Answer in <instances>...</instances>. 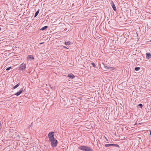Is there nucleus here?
<instances>
[{
	"label": "nucleus",
	"instance_id": "nucleus-13",
	"mask_svg": "<svg viewBox=\"0 0 151 151\" xmlns=\"http://www.w3.org/2000/svg\"><path fill=\"white\" fill-rule=\"evenodd\" d=\"M65 44L66 45H70V41L65 42Z\"/></svg>",
	"mask_w": 151,
	"mask_h": 151
},
{
	"label": "nucleus",
	"instance_id": "nucleus-12",
	"mask_svg": "<svg viewBox=\"0 0 151 151\" xmlns=\"http://www.w3.org/2000/svg\"><path fill=\"white\" fill-rule=\"evenodd\" d=\"M19 83H18L16 85H15V86H14L13 88H12V89H14L16 88H17L18 86H19Z\"/></svg>",
	"mask_w": 151,
	"mask_h": 151
},
{
	"label": "nucleus",
	"instance_id": "nucleus-8",
	"mask_svg": "<svg viewBox=\"0 0 151 151\" xmlns=\"http://www.w3.org/2000/svg\"><path fill=\"white\" fill-rule=\"evenodd\" d=\"M111 6L114 10L116 11V8L113 2H112Z\"/></svg>",
	"mask_w": 151,
	"mask_h": 151
},
{
	"label": "nucleus",
	"instance_id": "nucleus-5",
	"mask_svg": "<svg viewBox=\"0 0 151 151\" xmlns=\"http://www.w3.org/2000/svg\"><path fill=\"white\" fill-rule=\"evenodd\" d=\"M111 146H113L118 147H119V145L116 144H106L105 145V147H109Z\"/></svg>",
	"mask_w": 151,
	"mask_h": 151
},
{
	"label": "nucleus",
	"instance_id": "nucleus-6",
	"mask_svg": "<svg viewBox=\"0 0 151 151\" xmlns=\"http://www.w3.org/2000/svg\"><path fill=\"white\" fill-rule=\"evenodd\" d=\"M23 91V88H21L19 91H18L15 94V95H16L17 96H18L21 93H22V91Z\"/></svg>",
	"mask_w": 151,
	"mask_h": 151
},
{
	"label": "nucleus",
	"instance_id": "nucleus-4",
	"mask_svg": "<svg viewBox=\"0 0 151 151\" xmlns=\"http://www.w3.org/2000/svg\"><path fill=\"white\" fill-rule=\"evenodd\" d=\"M26 68V65L25 64L22 63L20 65L19 68V70L23 71L25 70Z\"/></svg>",
	"mask_w": 151,
	"mask_h": 151
},
{
	"label": "nucleus",
	"instance_id": "nucleus-19",
	"mask_svg": "<svg viewBox=\"0 0 151 151\" xmlns=\"http://www.w3.org/2000/svg\"><path fill=\"white\" fill-rule=\"evenodd\" d=\"M109 69H110L111 70H112L114 69L113 68L111 67H109Z\"/></svg>",
	"mask_w": 151,
	"mask_h": 151
},
{
	"label": "nucleus",
	"instance_id": "nucleus-1",
	"mask_svg": "<svg viewBox=\"0 0 151 151\" xmlns=\"http://www.w3.org/2000/svg\"><path fill=\"white\" fill-rule=\"evenodd\" d=\"M79 148L81 150L84 151H93L92 148L84 146H81Z\"/></svg>",
	"mask_w": 151,
	"mask_h": 151
},
{
	"label": "nucleus",
	"instance_id": "nucleus-18",
	"mask_svg": "<svg viewBox=\"0 0 151 151\" xmlns=\"http://www.w3.org/2000/svg\"><path fill=\"white\" fill-rule=\"evenodd\" d=\"M12 68V67L11 66H10V67H9V68H7L6 69V70H9Z\"/></svg>",
	"mask_w": 151,
	"mask_h": 151
},
{
	"label": "nucleus",
	"instance_id": "nucleus-16",
	"mask_svg": "<svg viewBox=\"0 0 151 151\" xmlns=\"http://www.w3.org/2000/svg\"><path fill=\"white\" fill-rule=\"evenodd\" d=\"M91 65H93V66L94 67H95L96 66V65H95V64L93 63H91Z\"/></svg>",
	"mask_w": 151,
	"mask_h": 151
},
{
	"label": "nucleus",
	"instance_id": "nucleus-9",
	"mask_svg": "<svg viewBox=\"0 0 151 151\" xmlns=\"http://www.w3.org/2000/svg\"><path fill=\"white\" fill-rule=\"evenodd\" d=\"M68 77H70L71 79H73L75 77V76L72 73H70L68 75Z\"/></svg>",
	"mask_w": 151,
	"mask_h": 151
},
{
	"label": "nucleus",
	"instance_id": "nucleus-22",
	"mask_svg": "<svg viewBox=\"0 0 151 151\" xmlns=\"http://www.w3.org/2000/svg\"><path fill=\"white\" fill-rule=\"evenodd\" d=\"M31 127V125H29L28 126V129H30V128Z\"/></svg>",
	"mask_w": 151,
	"mask_h": 151
},
{
	"label": "nucleus",
	"instance_id": "nucleus-14",
	"mask_svg": "<svg viewBox=\"0 0 151 151\" xmlns=\"http://www.w3.org/2000/svg\"><path fill=\"white\" fill-rule=\"evenodd\" d=\"M39 13V11L38 10L35 13V17H36L38 14Z\"/></svg>",
	"mask_w": 151,
	"mask_h": 151
},
{
	"label": "nucleus",
	"instance_id": "nucleus-23",
	"mask_svg": "<svg viewBox=\"0 0 151 151\" xmlns=\"http://www.w3.org/2000/svg\"><path fill=\"white\" fill-rule=\"evenodd\" d=\"M30 125H31V127L32 126H33V122Z\"/></svg>",
	"mask_w": 151,
	"mask_h": 151
},
{
	"label": "nucleus",
	"instance_id": "nucleus-15",
	"mask_svg": "<svg viewBox=\"0 0 151 151\" xmlns=\"http://www.w3.org/2000/svg\"><path fill=\"white\" fill-rule=\"evenodd\" d=\"M140 69V68L138 67H136L135 68V70L137 71L139 70Z\"/></svg>",
	"mask_w": 151,
	"mask_h": 151
},
{
	"label": "nucleus",
	"instance_id": "nucleus-11",
	"mask_svg": "<svg viewBox=\"0 0 151 151\" xmlns=\"http://www.w3.org/2000/svg\"><path fill=\"white\" fill-rule=\"evenodd\" d=\"M48 28V27L47 26H45L40 29V30H44L45 29H46Z\"/></svg>",
	"mask_w": 151,
	"mask_h": 151
},
{
	"label": "nucleus",
	"instance_id": "nucleus-2",
	"mask_svg": "<svg viewBox=\"0 0 151 151\" xmlns=\"http://www.w3.org/2000/svg\"><path fill=\"white\" fill-rule=\"evenodd\" d=\"M54 132H50L48 134V137L49 138V141H52L53 140L55 139L54 138Z\"/></svg>",
	"mask_w": 151,
	"mask_h": 151
},
{
	"label": "nucleus",
	"instance_id": "nucleus-25",
	"mask_svg": "<svg viewBox=\"0 0 151 151\" xmlns=\"http://www.w3.org/2000/svg\"><path fill=\"white\" fill-rule=\"evenodd\" d=\"M105 138L106 139V140L107 141H108V139H106V137H105Z\"/></svg>",
	"mask_w": 151,
	"mask_h": 151
},
{
	"label": "nucleus",
	"instance_id": "nucleus-10",
	"mask_svg": "<svg viewBox=\"0 0 151 151\" xmlns=\"http://www.w3.org/2000/svg\"><path fill=\"white\" fill-rule=\"evenodd\" d=\"M28 58L31 59H34V58L32 55H30L28 56Z\"/></svg>",
	"mask_w": 151,
	"mask_h": 151
},
{
	"label": "nucleus",
	"instance_id": "nucleus-21",
	"mask_svg": "<svg viewBox=\"0 0 151 151\" xmlns=\"http://www.w3.org/2000/svg\"><path fill=\"white\" fill-rule=\"evenodd\" d=\"M63 47L64 48H65V49H68V48L66 46H63Z\"/></svg>",
	"mask_w": 151,
	"mask_h": 151
},
{
	"label": "nucleus",
	"instance_id": "nucleus-20",
	"mask_svg": "<svg viewBox=\"0 0 151 151\" xmlns=\"http://www.w3.org/2000/svg\"><path fill=\"white\" fill-rule=\"evenodd\" d=\"M105 68L106 69H109V67L107 66H105Z\"/></svg>",
	"mask_w": 151,
	"mask_h": 151
},
{
	"label": "nucleus",
	"instance_id": "nucleus-26",
	"mask_svg": "<svg viewBox=\"0 0 151 151\" xmlns=\"http://www.w3.org/2000/svg\"><path fill=\"white\" fill-rule=\"evenodd\" d=\"M42 44V43H40V44Z\"/></svg>",
	"mask_w": 151,
	"mask_h": 151
},
{
	"label": "nucleus",
	"instance_id": "nucleus-3",
	"mask_svg": "<svg viewBox=\"0 0 151 151\" xmlns=\"http://www.w3.org/2000/svg\"><path fill=\"white\" fill-rule=\"evenodd\" d=\"M51 142V145L53 147H55L56 146L58 142L57 140L56 139L50 141Z\"/></svg>",
	"mask_w": 151,
	"mask_h": 151
},
{
	"label": "nucleus",
	"instance_id": "nucleus-7",
	"mask_svg": "<svg viewBox=\"0 0 151 151\" xmlns=\"http://www.w3.org/2000/svg\"><path fill=\"white\" fill-rule=\"evenodd\" d=\"M147 58H150L151 57V55L150 53L147 52L146 54Z\"/></svg>",
	"mask_w": 151,
	"mask_h": 151
},
{
	"label": "nucleus",
	"instance_id": "nucleus-24",
	"mask_svg": "<svg viewBox=\"0 0 151 151\" xmlns=\"http://www.w3.org/2000/svg\"><path fill=\"white\" fill-rule=\"evenodd\" d=\"M150 135L151 136V130H150Z\"/></svg>",
	"mask_w": 151,
	"mask_h": 151
},
{
	"label": "nucleus",
	"instance_id": "nucleus-17",
	"mask_svg": "<svg viewBox=\"0 0 151 151\" xmlns=\"http://www.w3.org/2000/svg\"><path fill=\"white\" fill-rule=\"evenodd\" d=\"M138 106H139L140 108H142V105L141 104H139Z\"/></svg>",
	"mask_w": 151,
	"mask_h": 151
}]
</instances>
